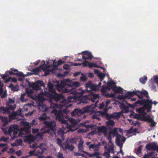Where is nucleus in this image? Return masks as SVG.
<instances>
[{
	"mask_svg": "<svg viewBox=\"0 0 158 158\" xmlns=\"http://www.w3.org/2000/svg\"><path fill=\"white\" fill-rule=\"evenodd\" d=\"M66 81L69 83L66 84L69 94L68 97L69 101L77 102V101H78L80 97L77 95L80 93L77 92L76 88L79 86L80 83L78 81H73L69 79H66Z\"/></svg>",
	"mask_w": 158,
	"mask_h": 158,
	"instance_id": "f257e3e1",
	"label": "nucleus"
},
{
	"mask_svg": "<svg viewBox=\"0 0 158 158\" xmlns=\"http://www.w3.org/2000/svg\"><path fill=\"white\" fill-rule=\"evenodd\" d=\"M42 94L43 95L48 98V100L50 102L52 101V100H54L56 102H61V105L62 106L65 105L66 107H68L71 106V104L67 105L69 102H70L69 101L68 98V100L64 99L62 95L58 94L56 91L52 94H50L48 92L45 91V90L44 92Z\"/></svg>",
	"mask_w": 158,
	"mask_h": 158,
	"instance_id": "f03ea898",
	"label": "nucleus"
},
{
	"mask_svg": "<svg viewBox=\"0 0 158 158\" xmlns=\"http://www.w3.org/2000/svg\"><path fill=\"white\" fill-rule=\"evenodd\" d=\"M145 110L143 106L136 109V111L138 113L135 114L133 111L130 116H132L133 118H136L142 121H148L150 122L151 119H150V116L147 114L146 112H145Z\"/></svg>",
	"mask_w": 158,
	"mask_h": 158,
	"instance_id": "7ed1b4c3",
	"label": "nucleus"
},
{
	"mask_svg": "<svg viewBox=\"0 0 158 158\" xmlns=\"http://www.w3.org/2000/svg\"><path fill=\"white\" fill-rule=\"evenodd\" d=\"M126 91L125 93H126L125 96L123 95L121 96L122 99H125V97H126L128 99H130V97L134 96L135 95L138 96L139 98L140 99H142L144 97H145L147 98H150L148 95V92L146 90H143V91H140L139 90H137L135 91H127L126 93Z\"/></svg>",
	"mask_w": 158,
	"mask_h": 158,
	"instance_id": "20e7f679",
	"label": "nucleus"
},
{
	"mask_svg": "<svg viewBox=\"0 0 158 158\" xmlns=\"http://www.w3.org/2000/svg\"><path fill=\"white\" fill-rule=\"evenodd\" d=\"M51 114H54L56 120L60 121L61 123L68 124V121L64 119L63 112L61 111H58L54 109L51 111Z\"/></svg>",
	"mask_w": 158,
	"mask_h": 158,
	"instance_id": "39448f33",
	"label": "nucleus"
},
{
	"mask_svg": "<svg viewBox=\"0 0 158 158\" xmlns=\"http://www.w3.org/2000/svg\"><path fill=\"white\" fill-rule=\"evenodd\" d=\"M99 97V95L98 94H95L92 93L87 95H85V97L82 98H80V99L78 101V104H80L81 103H87L88 102L87 101L88 99L89 100L93 102H94V100L98 98Z\"/></svg>",
	"mask_w": 158,
	"mask_h": 158,
	"instance_id": "423d86ee",
	"label": "nucleus"
},
{
	"mask_svg": "<svg viewBox=\"0 0 158 158\" xmlns=\"http://www.w3.org/2000/svg\"><path fill=\"white\" fill-rule=\"evenodd\" d=\"M29 86L33 90H39L41 89V86L45 87V84L43 81L37 80L34 82H28Z\"/></svg>",
	"mask_w": 158,
	"mask_h": 158,
	"instance_id": "0eeeda50",
	"label": "nucleus"
},
{
	"mask_svg": "<svg viewBox=\"0 0 158 158\" xmlns=\"http://www.w3.org/2000/svg\"><path fill=\"white\" fill-rule=\"evenodd\" d=\"M19 134L18 135L19 137H24L25 135L31 132V127L28 123L27 122L24 127H22L20 130L19 131Z\"/></svg>",
	"mask_w": 158,
	"mask_h": 158,
	"instance_id": "6e6552de",
	"label": "nucleus"
},
{
	"mask_svg": "<svg viewBox=\"0 0 158 158\" xmlns=\"http://www.w3.org/2000/svg\"><path fill=\"white\" fill-rule=\"evenodd\" d=\"M122 112L114 113L113 114H109L107 113H102V116H105L106 119L108 121L111 120V119L114 118V119H116L119 118L121 115Z\"/></svg>",
	"mask_w": 158,
	"mask_h": 158,
	"instance_id": "1a4fd4ad",
	"label": "nucleus"
},
{
	"mask_svg": "<svg viewBox=\"0 0 158 158\" xmlns=\"http://www.w3.org/2000/svg\"><path fill=\"white\" fill-rule=\"evenodd\" d=\"M45 128H49L51 131H54L56 130V126L55 122L45 121L43 122Z\"/></svg>",
	"mask_w": 158,
	"mask_h": 158,
	"instance_id": "9d476101",
	"label": "nucleus"
},
{
	"mask_svg": "<svg viewBox=\"0 0 158 158\" xmlns=\"http://www.w3.org/2000/svg\"><path fill=\"white\" fill-rule=\"evenodd\" d=\"M56 87L59 91H62L63 93L69 94L68 87H65L63 84H57Z\"/></svg>",
	"mask_w": 158,
	"mask_h": 158,
	"instance_id": "9b49d317",
	"label": "nucleus"
},
{
	"mask_svg": "<svg viewBox=\"0 0 158 158\" xmlns=\"http://www.w3.org/2000/svg\"><path fill=\"white\" fill-rule=\"evenodd\" d=\"M45 98L42 96L38 95L37 97V101L39 102L38 103V106L39 108H44L46 106V105L43 103V102L45 101Z\"/></svg>",
	"mask_w": 158,
	"mask_h": 158,
	"instance_id": "f8f14e48",
	"label": "nucleus"
},
{
	"mask_svg": "<svg viewBox=\"0 0 158 158\" xmlns=\"http://www.w3.org/2000/svg\"><path fill=\"white\" fill-rule=\"evenodd\" d=\"M42 144H40V146H38L35 149V151L36 153L34 154L35 156H38L39 155H42L44 151L46 150V149L45 148L41 147Z\"/></svg>",
	"mask_w": 158,
	"mask_h": 158,
	"instance_id": "ddd939ff",
	"label": "nucleus"
},
{
	"mask_svg": "<svg viewBox=\"0 0 158 158\" xmlns=\"http://www.w3.org/2000/svg\"><path fill=\"white\" fill-rule=\"evenodd\" d=\"M144 100H147L146 99H142V100H140V101H142L141 102V104H140V106L143 105V107L144 108L145 110L146 109L148 108L149 109H151L152 108V104H150V103L147 102H144L143 101Z\"/></svg>",
	"mask_w": 158,
	"mask_h": 158,
	"instance_id": "4468645a",
	"label": "nucleus"
},
{
	"mask_svg": "<svg viewBox=\"0 0 158 158\" xmlns=\"http://www.w3.org/2000/svg\"><path fill=\"white\" fill-rule=\"evenodd\" d=\"M107 127L105 126H102L98 127L97 130L99 132L103 133L105 137H106L107 135Z\"/></svg>",
	"mask_w": 158,
	"mask_h": 158,
	"instance_id": "2eb2a0df",
	"label": "nucleus"
},
{
	"mask_svg": "<svg viewBox=\"0 0 158 158\" xmlns=\"http://www.w3.org/2000/svg\"><path fill=\"white\" fill-rule=\"evenodd\" d=\"M111 89L115 93H117L123 94V89L121 87H118L116 85L112 86Z\"/></svg>",
	"mask_w": 158,
	"mask_h": 158,
	"instance_id": "dca6fc26",
	"label": "nucleus"
},
{
	"mask_svg": "<svg viewBox=\"0 0 158 158\" xmlns=\"http://www.w3.org/2000/svg\"><path fill=\"white\" fill-rule=\"evenodd\" d=\"M64 146L62 147L64 150H70L71 151H73L74 149V147L73 145H70L68 143L65 142L64 144Z\"/></svg>",
	"mask_w": 158,
	"mask_h": 158,
	"instance_id": "f3484780",
	"label": "nucleus"
},
{
	"mask_svg": "<svg viewBox=\"0 0 158 158\" xmlns=\"http://www.w3.org/2000/svg\"><path fill=\"white\" fill-rule=\"evenodd\" d=\"M106 127L109 130H112L113 127L115 125V122L113 120L106 121Z\"/></svg>",
	"mask_w": 158,
	"mask_h": 158,
	"instance_id": "a211bd4d",
	"label": "nucleus"
},
{
	"mask_svg": "<svg viewBox=\"0 0 158 158\" xmlns=\"http://www.w3.org/2000/svg\"><path fill=\"white\" fill-rule=\"evenodd\" d=\"M83 143L84 141L82 139H81L79 143L78 144V148L79 152H82L85 153V152H86L84 151V148L83 146Z\"/></svg>",
	"mask_w": 158,
	"mask_h": 158,
	"instance_id": "6ab92c4d",
	"label": "nucleus"
},
{
	"mask_svg": "<svg viewBox=\"0 0 158 158\" xmlns=\"http://www.w3.org/2000/svg\"><path fill=\"white\" fill-rule=\"evenodd\" d=\"M79 55L82 54L85 55V56H87L89 60H91L92 58L93 57L91 52L87 51L82 52L80 53H79Z\"/></svg>",
	"mask_w": 158,
	"mask_h": 158,
	"instance_id": "aec40b11",
	"label": "nucleus"
},
{
	"mask_svg": "<svg viewBox=\"0 0 158 158\" xmlns=\"http://www.w3.org/2000/svg\"><path fill=\"white\" fill-rule=\"evenodd\" d=\"M47 87L48 89V91L50 94H52L56 91L54 88V85L51 82H49L48 83Z\"/></svg>",
	"mask_w": 158,
	"mask_h": 158,
	"instance_id": "412c9836",
	"label": "nucleus"
},
{
	"mask_svg": "<svg viewBox=\"0 0 158 158\" xmlns=\"http://www.w3.org/2000/svg\"><path fill=\"white\" fill-rule=\"evenodd\" d=\"M141 101H140L139 100H138L135 102L133 104H129L128 106L133 108L135 107L140 106V104L141 103V104L142 102Z\"/></svg>",
	"mask_w": 158,
	"mask_h": 158,
	"instance_id": "4be33fe9",
	"label": "nucleus"
},
{
	"mask_svg": "<svg viewBox=\"0 0 158 158\" xmlns=\"http://www.w3.org/2000/svg\"><path fill=\"white\" fill-rule=\"evenodd\" d=\"M122 136L118 134L116 136L115 143L118 146H120L122 144L121 143L120 139L122 138Z\"/></svg>",
	"mask_w": 158,
	"mask_h": 158,
	"instance_id": "5701e85b",
	"label": "nucleus"
},
{
	"mask_svg": "<svg viewBox=\"0 0 158 158\" xmlns=\"http://www.w3.org/2000/svg\"><path fill=\"white\" fill-rule=\"evenodd\" d=\"M17 128V125H12L10 127L8 130L7 133L8 134L10 135L12 132L14 131L15 129Z\"/></svg>",
	"mask_w": 158,
	"mask_h": 158,
	"instance_id": "b1692460",
	"label": "nucleus"
},
{
	"mask_svg": "<svg viewBox=\"0 0 158 158\" xmlns=\"http://www.w3.org/2000/svg\"><path fill=\"white\" fill-rule=\"evenodd\" d=\"M71 114L73 116H74V115L79 116L81 114V112L79 109H76L71 112Z\"/></svg>",
	"mask_w": 158,
	"mask_h": 158,
	"instance_id": "393cba45",
	"label": "nucleus"
},
{
	"mask_svg": "<svg viewBox=\"0 0 158 158\" xmlns=\"http://www.w3.org/2000/svg\"><path fill=\"white\" fill-rule=\"evenodd\" d=\"M104 148L106 150H107V151L109 152L110 153H114V146L113 145H109L108 146V148H107L106 146H105Z\"/></svg>",
	"mask_w": 158,
	"mask_h": 158,
	"instance_id": "a878e982",
	"label": "nucleus"
},
{
	"mask_svg": "<svg viewBox=\"0 0 158 158\" xmlns=\"http://www.w3.org/2000/svg\"><path fill=\"white\" fill-rule=\"evenodd\" d=\"M99 90L97 86V85L95 84H93L91 88H90V90H86V91L88 92H91V90L97 91Z\"/></svg>",
	"mask_w": 158,
	"mask_h": 158,
	"instance_id": "bb28decb",
	"label": "nucleus"
},
{
	"mask_svg": "<svg viewBox=\"0 0 158 158\" xmlns=\"http://www.w3.org/2000/svg\"><path fill=\"white\" fill-rule=\"evenodd\" d=\"M44 64H42L40 66V68L37 67L36 68L34 69L33 71L35 72L38 73L40 70V68L44 70L45 69V68H44L43 67L44 66V65H45V62L44 61Z\"/></svg>",
	"mask_w": 158,
	"mask_h": 158,
	"instance_id": "cd10ccee",
	"label": "nucleus"
},
{
	"mask_svg": "<svg viewBox=\"0 0 158 158\" xmlns=\"http://www.w3.org/2000/svg\"><path fill=\"white\" fill-rule=\"evenodd\" d=\"M26 138L30 142H33L35 139L34 136L32 135H27L26 136Z\"/></svg>",
	"mask_w": 158,
	"mask_h": 158,
	"instance_id": "c85d7f7f",
	"label": "nucleus"
},
{
	"mask_svg": "<svg viewBox=\"0 0 158 158\" xmlns=\"http://www.w3.org/2000/svg\"><path fill=\"white\" fill-rule=\"evenodd\" d=\"M1 111H3V113L4 114H9L10 113V111L9 110V108L7 107H4V106H2Z\"/></svg>",
	"mask_w": 158,
	"mask_h": 158,
	"instance_id": "c756f323",
	"label": "nucleus"
},
{
	"mask_svg": "<svg viewBox=\"0 0 158 158\" xmlns=\"http://www.w3.org/2000/svg\"><path fill=\"white\" fill-rule=\"evenodd\" d=\"M111 134H112L113 137H115V136L117 135L118 134V128L115 127L113 130H111Z\"/></svg>",
	"mask_w": 158,
	"mask_h": 158,
	"instance_id": "7c9ffc66",
	"label": "nucleus"
},
{
	"mask_svg": "<svg viewBox=\"0 0 158 158\" xmlns=\"http://www.w3.org/2000/svg\"><path fill=\"white\" fill-rule=\"evenodd\" d=\"M85 153L89 157L91 158L93 157L96 156H98L99 155V153L98 152H94V153L91 154L86 152H85Z\"/></svg>",
	"mask_w": 158,
	"mask_h": 158,
	"instance_id": "2f4dec72",
	"label": "nucleus"
},
{
	"mask_svg": "<svg viewBox=\"0 0 158 158\" xmlns=\"http://www.w3.org/2000/svg\"><path fill=\"white\" fill-rule=\"evenodd\" d=\"M153 144V143L147 144L145 146L146 149L147 150H152Z\"/></svg>",
	"mask_w": 158,
	"mask_h": 158,
	"instance_id": "473e14b6",
	"label": "nucleus"
},
{
	"mask_svg": "<svg viewBox=\"0 0 158 158\" xmlns=\"http://www.w3.org/2000/svg\"><path fill=\"white\" fill-rule=\"evenodd\" d=\"M147 77L146 76H144L143 77L139 78V81L141 83L144 84H145L146 81L147 80Z\"/></svg>",
	"mask_w": 158,
	"mask_h": 158,
	"instance_id": "72a5a7b5",
	"label": "nucleus"
},
{
	"mask_svg": "<svg viewBox=\"0 0 158 158\" xmlns=\"http://www.w3.org/2000/svg\"><path fill=\"white\" fill-rule=\"evenodd\" d=\"M19 129H18V126L17 125V128L15 129L13 131V135L14 138H16L18 137L17 135Z\"/></svg>",
	"mask_w": 158,
	"mask_h": 158,
	"instance_id": "f704fd0d",
	"label": "nucleus"
},
{
	"mask_svg": "<svg viewBox=\"0 0 158 158\" xmlns=\"http://www.w3.org/2000/svg\"><path fill=\"white\" fill-rule=\"evenodd\" d=\"M92 84V81H89L85 84V86L86 89H87L88 88L90 89Z\"/></svg>",
	"mask_w": 158,
	"mask_h": 158,
	"instance_id": "c9c22d12",
	"label": "nucleus"
},
{
	"mask_svg": "<svg viewBox=\"0 0 158 158\" xmlns=\"http://www.w3.org/2000/svg\"><path fill=\"white\" fill-rule=\"evenodd\" d=\"M17 116V115L16 112L14 111L11 114L9 115V117L10 119H14Z\"/></svg>",
	"mask_w": 158,
	"mask_h": 158,
	"instance_id": "e433bc0d",
	"label": "nucleus"
},
{
	"mask_svg": "<svg viewBox=\"0 0 158 158\" xmlns=\"http://www.w3.org/2000/svg\"><path fill=\"white\" fill-rule=\"evenodd\" d=\"M143 101L150 103V104H152H152H154L155 106H156L158 103V102H156L155 101L153 102L152 100L149 99H147V100H144Z\"/></svg>",
	"mask_w": 158,
	"mask_h": 158,
	"instance_id": "4c0bfd02",
	"label": "nucleus"
},
{
	"mask_svg": "<svg viewBox=\"0 0 158 158\" xmlns=\"http://www.w3.org/2000/svg\"><path fill=\"white\" fill-rule=\"evenodd\" d=\"M81 75L82 76V77H80V79L81 81L85 82L87 80V78L86 76L83 73H81Z\"/></svg>",
	"mask_w": 158,
	"mask_h": 158,
	"instance_id": "58836bf2",
	"label": "nucleus"
},
{
	"mask_svg": "<svg viewBox=\"0 0 158 158\" xmlns=\"http://www.w3.org/2000/svg\"><path fill=\"white\" fill-rule=\"evenodd\" d=\"M154 152H152L148 154H145L143 156V158H150Z\"/></svg>",
	"mask_w": 158,
	"mask_h": 158,
	"instance_id": "ea45409f",
	"label": "nucleus"
},
{
	"mask_svg": "<svg viewBox=\"0 0 158 158\" xmlns=\"http://www.w3.org/2000/svg\"><path fill=\"white\" fill-rule=\"evenodd\" d=\"M69 121L73 126L76 125L77 124L76 121L74 118H71L69 119Z\"/></svg>",
	"mask_w": 158,
	"mask_h": 158,
	"instance_id": "a19ab883",
	"label": "nucleus"
},
{
	"mask_svg": "<svg viewBox=\"0 0 158 158\" xmlns=\"http://www.w3.org/2000/svg\"><path fill=\"white\" fill-rule=\"evenodd\" d=\"M143 147V146L141 145L140 146L136 152V153L137 155H138L140 154L142 152V148Z\"/></svg>",
	"mask_w": 158,
	"mask_h": 158,
	"instance_id": "79ce46f5",
	"label": "nucleus"
},
{
	"mask_svg": "<svg viewBox=\"0 0 158 158\" xmlns=\"http://www.w3.org/2000/svg\"><path fill=\"white\" fill-rule=\"evenodd\" d=\"M150 119H151L150 122H148V121H145V122H147L149 123H151V125L150 127H153L155 126L156 125V123L153 121V120L152 118L150 117Z\"/></svg>",
	"mask_w": 158,
	"mask_h": 158,
	"instance_id": "37998d69",
	"label": "nucleus"
},
{
	"mask_svg": "<svg viewBox=\"0 0 158 158\" xmlns=\"http://www.w3.org/2000/svg\"><path fill=\"white\" fill-rule=\"evenodd\" d=\"M26 92L28 96L30 97H31V94L33 93V92L32 90L31 89L28 90L27 89L26 90Z\"/></svg>",
	"mask_w": 158,
	"mask_h": 158,
	"instance_id": "c03bdc74",
	"label": "nucleus"
},
{
	"mask_svg": "<svg viewBox=\"0 0 158 158\" xmlns=\"http://www.w3.org/2000/svg\"><path fill=\"white\" fill-rule=\"evenodd\" d=\"M110 152L107 151L105 152L103 155L105 156L106 158H110Z\"/></svg>",
	"mask_w": 158,
	"mask_h": 158,
	"instance_id": "a18cd8bd",
	"label": "nucleus"
},
{
	"mask_svg": "<svg viewBox=\"0 0 158 158\" xmlns=\"http://www.w3.org/2000/svg\"><path fill=\"white\" fill-rule=\"evenodd\" d=\"M98 76L100 78L101 81H102L104 79V78L105 77V75L103 73H101L98 74Z\"/></svg>",
	"mask_w": 158,
	"mask_h": 158,
	"instance_id": "49530a36",
	"label": "nucleus"
},
{
	"mask_svg": "<svg viewBox=\"0 0 158 158\" xmlns=\"http://www.w3.org/2000/svg\"><path fill=\"white\" fill-rule=\"evenodd\" d=\"M64 63V62L62 61L61 60H59L57 62V64H54L53 67H56L57 66L60 65Z\"/></svg>",
	"mask_w": 158,
	"mask_h": 158,
	"instance_id": "de8ad7c7",
	"label": "nucleus"
},
{
	"mask_svg": "<svg viewBox=\"0 0 158 158\" xmlns=\"http://www.w3.org/2000/svg\"><path fill=\"white\" fill-rule=\"evenodd\" d=\"M93 105H90L89 106H87L86 110H85V112H88L90 111H91V109L94 108L93 107H92V106H93Z\"/></svg>",
	"mask_w": 158,
	"mask_h": 158,
	"instance_id": "09e8293b",
	"label": "nucleus"
},
{
	"mask_svg": "<svg viewBox=\"0 0 158 158\" xmlns=\"http://www.w3.org/2000/svg\"><path fill=\"white\" fill-rule=\"evenodd\" d=\"M98 146L95 144H91L89 146V149H94L95 151H97L98 150H96L95 149Z\"/></svg>",
	"mask_w": 158,
	"mask_h": 158,
	"instance_id": "8fccbe9b",
	"label": "nucleus"
},
{
	"mask_svg": "<svg viewBox=\"0 0 158 158\" xmlns=\"http://www.w3.org/2000/svg\"><path fill=\"white\" fill-rule=\"evenodd\" d=\"M16 76L23 77H25L27 76L26 75H25L22 72L19 71L18 73H16Z\"/></svg>",
	"mask_w": 158,
	"mask_h": 158,
	"instance_id": "3c124183",
	"label": "nucleus"
},
{
	"mask_svg": "<svg viewBox=\"0 0 158 158\" xmlns=\"http://www.w3.org/2000/svg\"><path fill=\"white\" fill-rule=\"evenodd\" d=\"M106 89H108V88L107 86L102 85V87L101 91L102 92H106Z\"/></svg>",
	"mask_w": 158,
	"mask_h": 158,
	"instance_id": "603ef678",
	"label": "nucleus"
},
{
	"mask_svg": "<svg viewBox=\"0 0 158 158\" xmlns=\"http://www.w3.org/2000/svg\"><path fill=\"white\" fill-rule=\"evenodd\" d=\"M152 150L156 151L158 152V145H156L153 144Z\"/></svg>",
	"mask_w": 158,
	"mask_h": 158,
	"instance_id": "864d4df0",
	"label": "nucleus"
},
{
	"mask_svg": "<svg viewBox=\"0 0 158 158\" xmlns=\"http://www.w3.org/2000/svg\"><path fill=\"white\" fill-rule=\"evenodd\" d=\"M2 78L3 79H5L6 77H7L9 76V74L7 73V72H6V73L4 74H2Z\"/></svg>",
	"mask_w": 158,
	"mask_h": 158,
	"instance_id": "5fc2aeb1",
	"label": "nucleus"
},
{
	"mask_svg": "<svg viewBox=\"0 0 158 158\" xmlns=\"http://www.w3.org/2000/svg\"><path fill=\"white\" fill-rule=\"evenodd\" d=\"M47 118H48L47 116L44 117L43 116H41L39 118V119L40 121H43L44 122L45 121H46V120Z\"/></svg>",
	"mask_w": 158,
	"mask_h": 158,
	"instance_id": "6e6d98bb",
	"label": "nucleus"
},
{
	"mask_svg": "<svg viewBox=\"0 0 158 158\" xmlns=\"http://www.w3.org/2000/svg\"><path fill=\"white\" fill-rule=\"evenodd\" d=\"M133 130V127H131L130 129L128 131H127V132L128 133H131L132 132H135L136 131V129H134L133 130V131H132V130Z\"/></svg>",
	"mask_w": 158,
	"mask_h": 158,
	"instance_id": "4d7b16f0",
	"label": "nucleus"
},
{
	"mask_svg": "<svg viewBox=\"0 0 158 158\" xmlns=\"http://www.w3.org/2000/svg\"><path fill=\"white\" fill-rule=\"evenodd\" d=\"M58 134L60 135H64V131L62 130H59L57 131Z\"/></svg>",
	"mask_w": 158,
	"mask_h": 158,
	"instance_id": "13d9d810",
	"label": "nucleus"
},
{
	"mask_svg": "<svg viewBox=\"0 0 158 158\" xmlns=\"http://www.w3.org/2000/svg\"><path fill=\"white\" fill-rule=\"evenodd\" d=\"M105 95L106 98H113L114 96L113 94H110L109 93L106 94Z\"/></svg>",
	"mask_w": 158,
	"mask_h": 158,
	"instance_id": "bf43d9fd",
	"label": "nucleus"
},
{
	"mask_svg": "<svg viewBox=\"0 0 158 158\" xmlns=\"http://www.w3.org/2000/svg\"><path fill=\"white\" fill-rule=\"evenodd\" d=\"M22 109H20L16 111L17 115L20 116L22 115Z\"/></svg>",
	"mask_w": 158,
	"mask_h": 158,
	"instance_id": "052dcab7",
	"label": "nucleus"
},
{
	"mask_svg": "<svg viewBox=\"0 0 158 158\" xmlns=\"http://www.w3.org/2000/svg\"><path fill=\"white\" fill-rule=\"evenodd\" d=\"M88 61L87 60H85L83 62L81 63V65H83V67L88 66Z\"/></svg>",
	"mask_w": 158,
	"mask_h": 158,
	"instance_id": "680f3d73",
	"label": "nucleus"
},
{
	"mask_svg": "<svg viewBox=\"0 0 158 158\" xmlns=\"http://www.w3.org/2000/svg\"><path fill=\"white\" fill-rule=\"evenodd\" d=\"M19 88L18 86H14L12 88V90L14 91H17L19 90Z\"/></svg>",
	"mask_w": 158,
	"mask_h": 158,
	"instance_id": "e2e57ef3",
	"label": "nucleus"
},
{
	"mask_svg": "<svg viewBox=\"0 0 158 158\" xmlns=\"http://www.w3.org/2000/svg\"><path fill=\"white\" fill-rule=\"evenodd\" d=\"M154 80L155 82L158 84V76L155 75L154 77Z\"/></svg>",
	"mask_w": 158,
	"mask_h": 158,
	"instance_id": "0e129e2a",
	"label": "nucleus"
},
{
	"mask_svg": "<svg viewBox=\"0 0 158 158\" xmlns=\"http://www.w3.org/2000/svg\"><path fill=\"white\" fill-rule=\"evenodd\" d=\"M57 157V158H64L63 157V153L60 152L58 153Z\"/></svg>",
	"mask_w": 158,
	"mask_h": 158,
	"instance_id": "69168bd1",
	"label": "nucleus"
},
{
	"mask_svg": "<svg viewBox=\"0 0 158 158\" xmlns=\"http://www.w3.org/2000/svg\"><path fill=\"white\" fill-rule=\"evenodd\" d=\"M111 135H112V134H111V131H110L108 133H107V135L106 136V138H112Z\"/></svg>",
	"mask_w": 158,
	"mask_h": 158,
	"instance_id": "338daca9",
	"label": "nucleus"
},
{
	"mask_svg": "<svg viewBox=\"0 0 158 158\" xmlns=\"http://www.w3.org/2000/svg\"><path fill=\"white\" fill-rule=\"evenodd\" d=\"M88 66L89 68H92L93 67H94V63H92L88 62Z\"/></svg>",
	"mask_w": 158,
	"mask_h": 158,
	"instance_id": "774afa93",
	"label": "nucleus"
}]
</instances>
